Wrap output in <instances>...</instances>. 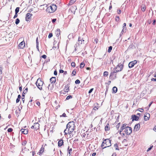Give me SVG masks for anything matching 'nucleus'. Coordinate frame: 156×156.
<instances>
[{
  "label": "nucleus",
  "instance_id": "nucleus-23",
  "mask_svg": "<svg viewBox=\"0 0 156 156\" xmlns=\"http://www.w3.org/2000/svg\"><path fill=\"white\" fill-rule=\"evenodd\" d=\"M50 82L51 83H55L56 81L55 77H52L50 79Z\"/></svg>",
  "mask_w": 156,
  "mask_h": 156
},
{
  "label": "nucleus",
  "instance_id": "nucleus-3",
  "mask_svg": "<svg viewBox=\"0 0 156 156\" xmlns=\"http://www.w3.org/2000/svg\"><path fill=\"white\" fill-rule=\"evenodd\" d=\"M44 84V82L41 81V79H38L36 83V85L40 90H42V86Z\"/></svg>",
  "mask_w": 156,
  "mask_h": 156
},
{
  "label": "nucleus",
  "instance_id": "nucleus-48",
  "mask_svg": "<svg viewBox=\"0 0 156 156\" xmlns=\"http://www.w3.org/2000/svg\"><path fill=\"white\" fill-rule=\"evenodd\" d=\"M93 89H93V88H91V89H90L89 90V92H88V93H89V94H90V93H91L92 92V91H93Z\"/></svg>",
  "mask_w": 156,
  "mask_h": 156
},
{
  "label": "nucleus",
  "instance_id": "nucleus-16",
  "mask_svg": "<svg viewBox=\"0 0 156 156\" xmlns=\"http://www.w3.org/2000/svg\"><path fill=\"white\" fill-rule=\"evenodd\" d=\"M34 125L35 130H37L39 128V124L38 122L34 123Z\"/></svg>",
  "mask_w": 156,
  "mask_h": 156
},
{
  "label": "nucleus",
  "instance_id": "nucleus-43",
  "mask_svg": "<svg viewBox=\"0 0 156 156\" xmlns=\"http://www.w3.org/2000/svg\"><path fill=\"white\" fill-rule=\"evenodd\" d=\"M114 147H115V149L116 150H118V145L117 144H114Z\"/></svg>",
  "mask_w": 156,
  "mask_h": 156
},
{
  "label": "nucleus",
  "instance_id": "nucleus-21",
  "mask_svg": "<svg viewBox=\"0 0 156 156\" xmlns=\"http://www.w3.org/2000/svg\"><path fill=\"white\" fill-rule=\"evenodd\" d=\"M51 8L50 6L47 7L46 9V11L50 13H52V11L51 10Z\"/></svg>",
  "mask_w": 156,
  "mask_h": 156
},
{
  "label": "nucleus",
  "instance_id": "nucleus-49",
  "mask_svg": "<svg viewBox=\"0 0 156 156\" xmlns=\"http://www.w3.org/2000/svg\"><path fill=\"white\" fill-rule=\"evenodd\" d=\"M26 143H27V141H24L22 143V144L23 145H25L26 144Z\"/></svg>",
  "mask_w": 156,
  "mask_h": 156
},
{
  "label": "nucleus",
  "instance_id": "nucleus-37",
  "mask_svg": "<svg viewBox=\"0 0 156 156\" xmlns=\"http://www.w3.org/2000/svg\"><path fill=\"white\" fill-rule=\"evenodd\" d=\"M80 83V80H76L75 82V83L76 84H78Z\"/></svg>",
  "mask_w": 156,
  "mask_h": 156
},
{
  "label": "nucleus",
  "instance_id": "nucleus-7",
  "mask_svg": "<svg viewBox=\"0 0 156 156\" xmlns=\"http://www.w3.org/2000/svg\"><path fill=\"white\" fill-rule=\"evenodd\" d=\"M116 78V74H115L112 72H111L110 75V79L113 80L115 79Z\"/></svg>",
  "mask_w": 156,
  "mask_h": 156
},
{
  "label": "nucleus",
  "instance_id": "nucleus-22",
  "mask_svg": "<svg viewBox=\"0 0 156 156\" xmlns=\"http://www.w3.org/2000/svg\"><path fill=\"white\" fill-rule=\"evenodd\" d=\"M150 114H147L146 115H144V118L145 120H147L149 119V117H150Z\"/></svg>",
  "mask_w": 156,
  "mask_h": 156
},
{
  "label": "nucleus",
  "instance_id": "nucleus-56",
  "mask_svg": "<svg viewBox=\"0 0 156 156\" xmlns=\"http://www.w3.org/2000/svg\"><path fill=\"white\" fill-rule=\"evenodd\" d=\"M50 84H49L48 87V90H51V88H50V89L49 88V87H50Z\"/></svg>",
  "mask_w": 156,
  "mask_h": 156
},
{
  "label": "nucleus",
  "instance_id": "nucleus-19",
  "mask_svg": "<svg viewBox=\"0 0 156 156\" xmlns=\"http://www.w3.org/2000/svg\"><path fill=\"white\" fill-rule=\"evenodd\" d=\"M60 30L59 29H58L55 32V34L56 36L58 37L60 34Z\"/></svg>",
  "mask_w": 156,
  "mask_h": 156
},
{
  "label": "nucleus",
  "instance_id": "nucleus-27",
  "mask_svg": "<svg viewBox=\"0 0 156 156\" xmlns=\"http://www.w3.org/2000/svg\"><path fill=\"white\" fill-rule=\"evenodd\" d=\"M47 5L46 4H44L42 5H41L40 6V7H41V8L42 9H44V8H46L47 7Z\"/></svg>",
  "mask_w": 156,
  "mask_h": 156
},
{
  "label": "nucleus",
  "instance_id": "nucleus-12",
  "mask_svg": "<svg viewBox=\"0 0 156 156\" xmlns=\"http://www.w3.org/2000/svg\"><path fill=\"white\" fill-rule=\"evenodd\" d=\"M140 125L139 124H136L134 128V130L135 131H138L140 128Z\"/></svg>",
  "mask_w": 156,
  "mask_h": 156
},
{
  "label": "nucleus",
  "instance_id": "nucleus-39",
  "mask_svg": "<svg viewBox=\"0 0 156 156\" xmlns=\"http://www.w3.org/2000/svg\"><path fill=\"white\" fill-rule=\"evenodd\" d=\"M71 65L72 67H74L75 66V63L73 62H72L71 63Z\"/></svg>",
  "mask_w": 156,
  "mask_h": 156
},
{
  "label": "nucleus",
  "instance_id": "nucleus-46",
  "mask_svg": "<svg viewBox=\"0 0 156 156\" xmlns=\"http://www.w3.org/2000/svg\"><path fill=\"white\" fill-rule=\"evenodd\" d=\"M120 123L119 122V123L116 126V128L118 129H119V126H120Z\"/></svg>",
  "mask_w": 156,
  "mask_h": 156
},
{
  "label": "nucleus",
  "instance_id": "nucleus-40",
  "mask_svg": "<svg viewBox=\"0 0 156 156\" xmlns=\"http://www.w3.org/2000/svg\"><path fill=\"white\" fill-rule=\"evenodd\" d=\"M52 36H53V34H52V33H50L48 36V38H51V37H52Z\"/></svg>",
  "mask_w": 156,
  "mask_h": 156
},
{
  "label": "nucleus",
  "instance_id": "nucleus-8",
  "mask_svg": "<svg viewBox=\"0 0 156 156\" xmlns=\"http://www.w3.org/2000/svg\"><path fill=\"white\" fill-rule=\"evenodd\" d=\"M46 146H47V144H43L42 145L41 148L39 150V151L38 153L39 155H40L42 153L44 152V147Z\"/></svg>",
  "mask_w": 156,
  "mask_h": 156
},
{
  "label": "nucleus",
  "instance_id": "nucleus-35",
  "mask_svg": "<svg viewBox=\"0 0 156 156\" xmlns=\"http://www.w3.org/2000/svg\"><path fill=\"white\" fill-rule=\"evenodd\" d=\"M112 46H110L109 47L108 49V52H110L112 49Z\"/></svg>",
  "mask_w": 156,
  "mask_h": 156
},
{
  "label": "nucleus",
  "instance_id": "nucleus-14",
  "mask_svg": "<svg viewBox=\"0 0 156 156\" xmlns=\"http://www.w3.org/2000/svg\"><path fill=\"white\" fill-rule=\"evenodd\" d=\"M69 86L68 84L67 85H66L65 87V88L64 89V90L66 92H68L69 90Z\"/></svg>",
  "mask_w": 156,
  "mask_h": 156
},
{
  "label": "nucleus",
  "instance_id": "nucleus-20",
  "mask_svg": "<svg viewBox=\"0 0 156 156\" xmlns=\"http://www.w3.org/2000/svg\"><path fill=\"white\" fill-rule=\"evenodd\" d=\"M133 120H138L139 119V117L135 115H132Z\"/></svg>",
  "mask_w": 156,
  "mask_h": 156
},
{
  "label": "nucleus",
  "instance_id": "nucleus-55",
  "mask_svg": "<svg viewBox=\"0 0 156 156\" xmlns=\"http://www.w3.org/2000/svg\"><path fill=\"white\" fill-rule=\"evenodd\" d=\"M98 39H95V40H94V42H95V43H97L98 42Z\"/></svg>",
  "mask_w": 156,
  "mask_h": 156
},
{
  "label": "nucleus",
  "instance_id": "nucleus-33",
  "mask_svg": "<svg viewBox=\"0 0 156 156\" xmlns=\"http://www.w3.org/2000/svg\"><path fill=\"white\" fill-rule=\"evenodd\" d=\"M145 9H146V7L144 5L143 7V6H142L141 10L143 12H144L145 11Z\"/></svg>",
  "mask_w": 156,
  "mask_h": 156
},
{
  "label": "nucleus",
  "instance_id": "nucleus-44",
  "mask_svg": "<svg viewBox=\"0 0 156 156\" xmlns=\"http://www.w3.org/2000/svg\"><path fill=\"white\" fill-rule=\"evenodd\" d=\"M12 131V129L11 128H9L8 129V131L9 132H11Z\"/></svg>",
  "mask_w": 156,
  "mask_h": 156
},
{
  "label": "nucleus",
  "instance_id": "nucleus-38",
  "mask_svg": "<svg viewBox=\"0 0 156 156\" xmlns=\"http://www.w3.org/2000/svg\"><path fill=\"white\" fill-rule=\"evenodd\" d=\"M72 98V96L71 95H68L67 96L66 99L67 100H69V99L71 98Z\"/></svg>",
  "mask_w": 156,
  "mask_h": 156
},
{
  "label": "nucleus",
  "instance_id": "nucleus-45",
  "mask_svg": "<svg viewBox=\"0 0 156 156\" xmlns=\"http://www.w3.org/2000/svg\"><path fill=\"white\" fill-rule=\"evenodd\" d=\"M2 66H0V73L2 74Z\"/></svg>",
  "mask_w": 156,
  "mask_h": 156
},
{
  "label": "nucleus",
  "instance_id": "nucleus-59",
  "mask_svg": "<svg viewBox=\"0 0 156 156\" xmlns=\"http://www.w3.org/2000/svg\"><path fill=\"white\" fill-rule=\"evenodd\" d=\"M140 110H139V111L141 112H143L144 111V109L142 108H140L139 109Z\"/></svg>",
  "mask_w": 156,
  "mask_h": 156
},
{
  "label": "nucleus",
  "instance_id": "nucleus-2",
  "mask_svg": "<svg viewBox=\"0 0 156 156\" xmlns=\"http://www.w3.org/2000/svg\"><path fill=\"white\" fill-rule=\"evenodd\" d=\"M111 145V141L108 139H106L103 142L101 145V147L103 149H104Z\"/></svg>",
  "mask_w": 156,
  "mask_h": 156
},
{
  "label": "nucleus",
  "instance_id": "nucleus-41",
  "mask_svg": "<svg viewBox=\"0 0 156 156\" xmlns=\"http://www.w3.org/2000/svg\"><path fill=\"white\" fill-rule=\"evenodd\" d=\"M126 30V28H125V29L124 30V28H123L122 30V31L120 34H122L123 33V32L124 31H125Z\"/></svg>",
  "mask_w": 156,
  "mask_h": 156
},
{
  "label": "nucleus",
  "instance_id": "nucleus-53",
  "mask_svg": "<svg viewBox=\"0 0 156 156\" xmlns=\"http://www.w3.org/2000/svg\"><path fill=\"white\" fill-rule=\"evenodd\" d=\"M46 55H43L41 57L42 58H44V59H45L46 58Z\"/></svg>",
  "mask_w": 156,
  "mask_h": 156
},
{
  "label": "nucleus",
  "instance_id": "nucleus-57",
  "mask_svg": "<svg viewBox=\"0 0 156 156\" xmlns=\"http://www.w3.org/2000/svg\"><path fill=\"white\" fill-rule=\"evenodd\" d=\"M64 71L62 69H60L59 70V72L60 73H63L64 72Z\"/></svg>",
  "mask_w": 156,
  "mask_h": 156
},
{
  "label": "nucleus",
  "instance_id": "nucleus-34",
  "mask_svg": "<svg viewBox=\"0 0 156 156\" xmlns=\"http://www.w3.org/2000/svg\"><path fill=\"white\" fill-rule=\"evenodd\" d=\"M76 74V71L75 70H73L72 72V76H75Z\"/></svg>",
  "mask_w": 156,
  "mask_h": 156
},
{
  "label": "nucleus",
  "instance_id": "nucleus-18",
  "mask_svg": "<svg viewBox=\"0 0 156 156\" xmlns=\"http://www.w3.org/2000/svg\"><path fill=\"white\" fill-rule=\"evenodd\" d=\"M63 140L62 139L58 141V146L59 147H61V146H62L63 144Z\"/></svg>",
  "mask_w": 156,
  "mask_h": 156
},
{
  "label": "nucleus",
  "instance_id": "nucleus-62",
  "mask_svg": "<svg viewBox=\"0 0 156 156\" xmlns=\"http://www.w3.org/2000/svg\"><path fill=\"white\" fill-rule=\"evenodd\" d=\"M156 22V20H154V21L153 22L152 24L154 25Z\"/></svg>",
  "mask_w": 156,
  "mask_h": 156
},
{
  "label": "nucleus",
  "instance_id": "nucleus-50",
  "mask_svg": "<svg viewBox=\"0 0 156 156\" xmlns=\"http://www.w3.org/2000/svg\"><path fill=\"white\" fill-rule=\"evenodd\" d=\"M17 16V13H15V15L13 17V18L15 19L16 17Z\"/></svg>",
  "mask_w": 156,
  "mask_h": 156
},
{
  "label": "nucleus",
  "instance_id": "nucleus-42",
  "mask_svg": "<svg viewBox=\"0 0 156 156\" xmlns=\"http://www.w3.org/2000/svg\"><path fill=\"white\" fill-rule=\"evenodd\" d=\"M72 149L71 148L69 150V151H68V153H69V155H71V152H72Z\"/></svg>",
  "mask_w": 156,
  "mask_h": 156
},
{
  "label": "nucleus",
  "instance_id": "nucleus-47",
  "mask_svg": "<svg viewBox=\"0 0 156 156\" xmlns=\"http://www.w3.org/2000/svg\"><path fill=\"white\" fill-rule=\"evenodd\" d=\"M152 147H153V146H150V147L149 148H148V149L147 150V151H150L152 149Z\"/></svg>",
  "mask_w": 156,
  "mask_h": 156
},
{
  "label": "nucleus",
  "instance_id": "nucleus-51",
  "mask_svg": "<svg viewBox=\"0 0 156 156\" xmlns=\"http://www.w3.org/2000/svg\"><path fill=\"white\" fill-rule=\"evenodd\" d=\"M121 12V11L120 9H118L117 10V13L119 14H120Z\"/></svg>",
  "mask_w": 156,
  "mask_h": 156
},
{
  "label": "nucleus",
  "instance_id": "nucleus-61",
  "mask_svg": "<svg viewBox=\"0 0 156 156\" xmlns=\"http://www.w3.org/2000/svg\"><path fill=\"white\" fill-rule=\"evenodd\" d=\"M36 104L38 106L40 105V102L39 101H37L36 103Z\"/></svg>",
  "mask_w": 156,
  "mask_h": 156
},
{
  "label": "nucleus",
  "instance_id": "nucleus-6",
  "mask_svg": "<svg viewBox=\"0 0 156 156\" xmlns=\"http://www.w3.org/2000/svg\"><path fill=\"white\" fill-rule=\"evenodd\" d=\"M124 132L125 134L129 135L132 132V129L131 127L129 126H127L125 129Z\"/></svg>",
  "mask_w": 156,
  "mask_h": 156
},
{
  "label": "nucleus",
  "instance_id": "nucleus-58",
  "mask_svg": "<svg viewBox=\"0 0 156 156\" xmlns=\"http://www.w3.org/2000/svg\"><path fill=\"white\" fill-rule=\"evenodd\" d=\"M124 26L123 27V28H124V30L125 29V28L126 27V23H124L123 24Z\"/></svg>",
  "mask_w": 156,
  "mask_h": 156
},
{
  "label": "nucleus",
  "instance_id": "nucleus-52",
  "mask_svg": "<svg viewBox=\"0 0 156 156\" xmlns=\"http://www.w3.org/2000/svg\"><path fill=\"white\" fill-rule=\"evenodd\" d=\"M20 22V20H16V24H18Z\"/></svg>",
  "mask_w": 156,
  "mask_h": 156
},
{
  "label": "nucleus",
  "instance_id": "nucleus-30",
  "mask_svg": "<svg viewBox=\"0 0 156 156\" xmlns=\"http://www.w3.org/2000/svg\"><path fill=\"white\" fill-rule=\"evenodd\" d=\"M76 0H70L69 4H70V5H72L76 1Z\"/></svg>",
  "mask_w": 156,
  "mask_h": 156
},
{
  "label": "nucleus",
  "instance_id": "nucleus-17",
  "mask_svg": "<svg viewBox=\"0 0 156 156\" xmlns=\"http://www.w3.org/2000/svg\"><path fill=\"white\" fill-rule=\"evenodd\" d=\"M126 124H124L122 125V126L121 127L120 130V132H119V133L120 134H121V132H122V131L124 129H125L126 128Z\"/></svg>",
  "mask_w": 156,
  "mask_h": 156
},
{
  "label": "nucleus",
  "instance_id": "nucleus-4",
  "mask_svg": "<svg viewBox=\"0 0 156 156\" xmlns=\"http://www.w3.org/2000/svg\"><path fill=\"white\" fill-rule=\"evenodd\" d=\"M87 37L86 36H85V37H82V38L80 37H79V43L82 44L83 42V43L85 44L87 43Z\"/></svg>",
  "mask_w": 156,
  "mask_h": 156
},
{
  "label": "nucleus",
  "instance_id": "nucleus-11",
  "mask_svg": "<svg viewBox=\"0 0 156 156\" xmlns=\"http://www.w3.org/2000/svg\"><path fill=\"white\" fill-rule=\"evenodd\" d=\"M25 46V42L24 40L21 42L19 45V47L20 48H23Z\"/></svg>",
  "mask_w": 156,
  "mask_h": 156
},
{
  "label": "nucleus",
  "instance_id": "nucleus-63",
  "mask_svg": "<svg viewBox=\"0 0 156 156\" xmlns=\"http://www.w3.org/2000/svg\"><path fill=\"white\" fill-rule=\"evenodd\" d=\"M68 62H71V59L70 58H68Z\"/></svg>",
  "mask_w": 156,
  "mask_h": 156
},
{
  "label": "nucleus",
  "instance_id": "nucleus-9",
  "mask_svg": "<svg viewBox=\"0 0 156 156\" xmlns=\"http://www.w3.org/2000/svg\"><path fill=\"white\" fill-rule=\"evenodd\" d=\"M137 61L136 60L130 62L129 64V67L130 68L133 67L134 65L137 63Z\"/></svg>",
  "mask_w": 156,
  "mask_h": 156
},
{
  "label": "nucleus",
  "instance_id": "nucleus-64",
  "mask_svg": "<svg viewBox=\"0 0 156 156\" xmlns=\"http://www.w3.org/2000/svg\"><path fill=\"white\" fill-rule=\"evenodd\" d=\"M96 155V153H94L92 154V156H95Z\"/></svg>",
  "mask_w": 156,
  "mask_h": 156
},
{
  "label": "nucleus",
  "instance_id": "nucleus-10",
  "mask_svg": "<svg viewBox=\"0 0 156 156\" xmlns=\"http://www.w3.org/2000/svg\"><path fill=\"white\" fill-rule=\"evenodd\" d=\"M50 6L51 7V9L52 11V12H54L57 9V7L56 5L55 4H51Z\"/></svg>",
  "mask_w": 156,
  "mask_h": 156
},
{
  "label": "nucleus",
  "instance_id": "nucleus-29",
  "mask_svg": "<svg viewBox=\"0 0 156 156\" xmlns=\"http://www.w3.org/2000/svg\"><path fill=\"white\" fill-rule=\"evenodd\" d=\"M85 66V64L84 62H82L80 65V67L81 68H82L84 67Z\"/></svg>",
  "mask_w": 156,
  "mask_h": 156
},
{
  "label": "nucleus",
  "instance_id": "nucleus-60",
  "mask_svg": "<svg viewBox=\"0 0 156 156\" xmlns=\"http://www.w3.org/2000/svg\"><path fill=\"white\" fill-rule=\"evenodd\" d=\"M54 74L55 75H57V72L56 71V70H55V71H54Z\"/></svg>",
  "mask_w": 156,
  "mask_h": 156
},
{
  "label": "nucleus",
  "instance_id": "nucleus-28",
  "mask_svg": "<svg viewBox=\"0 0 156 156\" xmlns=\"http://www.w3.org/2000/svg\"><path fill=\"white\" fill-rule=\"evenodd\" d=\"M20 98H21V96L19 94L18 95V98H17L16 100V102L17 103H18L19 102Z\"/></svg>",
  "mask_w": 156,
  "mask_h": 156
},
{
  "label": "nucleus",
  "instance_id": "nucleus-1",
  "mask_svg": "<svg viewBox=\"0 0 156 156\" xmlns=\"http://www.w3.org/2000/svg\"><path fill=\"white\" fill-rule=\"evenodd\" d=\"M74 128V123L73 121L69 122L66 125V128L64 130V135H70L73 131Z\"/></svg>",
  "mask_w": 156,
  "mask_h": 156
},
{
  "label": "nucleus",
  "instance_id": "nucleus-26",
  "mask_svg": "<svg viewBox=\"0 0 156 156\" xmlns=\"http://www.w3.org/2000/svg\"><path fill=\"white\" fill-rule=\"evenodd\" d=\"M76 6H74L73 7H72L70 9V10H71L72 12H75V10L76 9Z\"/></svg>",
  "mask_w": 156,
  "mask_h": 156
},
{
  "label": "nucleus",
  "instance_id": "nucleus-25",
  "mask_svg": "<svg viewBox=\"0 0 156 156\" xmlns=\"http://www.w3.org/2000/svg\"><path fill=\"white\" fill-rule=\"evenodd\" d=\"M113 92L116 93L117 91V88L115 87H114L112 88Z\"/></svg>",
  "mask_w": 156,
  "mask_h": 156
},
{
  "label": "nucleus",
  "instance_id": "nucleus-36",
  "mask_svg": "<svg viewBox=\"0 0 156 156\" xmlns=\"http://www.w3.org/2000/svg\"><path fill=\"white\" fill-rule=\"evenodd\" d=\"M28 88L27 87L23 91V94H25L27 91Z\"/></svg>",
  "mask_w": 156,
  "mask_h": 156
},
{
  "label": "nucleus",
  "instance_id": "nucleus-5",
  "mask_svg": "<svg viewBox=\"0 0 156 156\" xmlns=\"http://www.w3.org/2000/svg\"><path fill=\"white\" fill-rule=\"evenodd\" d=\"M118 66L120 67V69H116V68L115 67V70L113 71L112 72L116 74L117 72L121 71L122 70L123 66V65L121 63H119L118 64Z\"/></svg>",
  "mask_w": 156,
  "mask_h": 156
},
{
  "label": "nucleus",
  "instance_id": "nucleus-13",
  "mask_svg": "<svg viewBox=\"0 0 156 156\" xmlns=\"http://www.w3.org/2000/svg\"><path fill=\"white\" fill-rule=\"evenodd\" d=\"M32 16V14H30V13H27L25 17V20H27L29 19H30L31 18V16Z\"/></svg>",
  "mask_w": 156,
  "mask_h": 156
},
{
  "label": "nucleus",
  "instance_id": "nucleus-24",
  "mask_svg": "<svg viewBox=\"0 0 156 156\" xmlns=\"http://www.w3.org/2000/svg\"><path fill=\"white\" fill-rule=\"evenodd\" d=\"M110 129V125L108 123L105 127V131H108Z\"/></svg>",
  "mask_w": 156,
  "mask_h": 156
},
{
  "label": "nucleus",
  "instance_id": "nucleus-32",
  "mask_svg": "<svg viewBox=\"0 0 156 156\" xmlns=\"http://www.w3.org/2000/svg\"><path fill=\"white\" fill-rule=\"evenodd\" d=\"M20 7H17L16 9L15 10V12L16 13H17L19 12V11Z\"/></svg>",
  "mask_w": 156,
  "mask_h": 156
},
{
  "label": "nucleus",
  "instance_id": "nucleus-31",
  "mask_svg": "<svg viewBox=\"0 0 156 156\" xmlns=\"http://www.w3.org/2000/svg\"><path fill=\"white\" fill-rule=\"evenodd\" d=\"M103 75L105 76H107L108 75V72L107 71H105L103 73Z\"/></svg>",
  "mask_w": 156,
  "mask_h": 156
},
{
  "label": "nucleus",
  "instance_id": "nucleus-15",
  "mask_svg": "<svg viewBox=\"0 0 156 156\" xmlns=\"http://www.w3.org/2000/svg\"><path fill=\"white\" fill-rule=\"evenodd\" d=\"M21 131L22 133L24 134H27L28 133V130L27 129H22L21 130Z\"/></svg>",
  "mask_w": 156,
  "mask_h": 156
},
{
  "label": "nucleus",
  "instance_id": "nucleus-54",
  "mask_svg": "<svg viewBox=\"0 0 156 156\" xmlns=\"http://www.w3.org/2000/svg\"><path fill=\"white\" fill-rule=\"evenodd\" d=\"M60 116L61 117L62 116V117H65L66 116V114L65 113H63L62 114V115H61Z\"/></svg>",
  "mask_w": 156,
  "mask_h": 156
}]
</instances>
